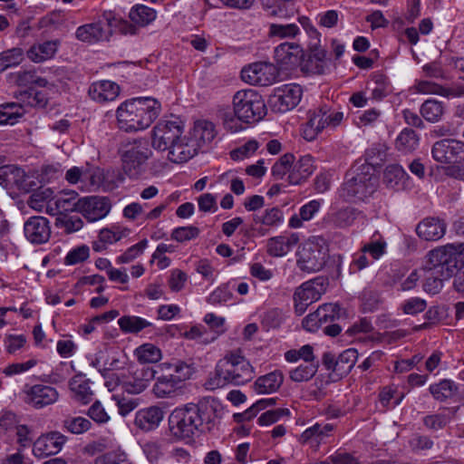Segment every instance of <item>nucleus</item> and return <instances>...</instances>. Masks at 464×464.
Wrapping results in <instances>:
<instances>
[{
  "label": "nucleus",
  "instance_id": "obj_1",
  "mask_svg": "<svg viewBox=\"0 0 464 464\" xmlns=\"http://www.w3.org/2000/svg\"><path fill=\"white\" fill-rule=\"evenodd\" d=\"M221 411V404L211 397L176 408L169 416L170 435L176 440H191L205 430H210Z\"/></svg>",
  "mask_w": 464,
  "mask_h": 464
},
{
  "label": "nucleus",
  "instance_id": "obj_2",
  "mask_svg": "<svg viewBox=\"0 0 464 464\" xmlns=\"http://www.w3.org/2000/svg\"><path fill=\"white\" fill-rule=\"evenodd\" d=\"M157 101L139 97L123 102L117 110L119 128L125 131H137L148 128L159 115Z\"/></svg>",
  "mask_w": 464,
  "mask_h": 464
},
{
  "label": "nucleus",
  "instance_id": "obj_3",
  "mask_svg": "<svg viewBox=\"0 0 464 464\" xmlns=\"http://www.w3.org/2000/svg\"><path fill=\"white\" fill-rule=\"evenodd\" d=\"M254 377V369L250 362L243 356L231 353L219 361L216 366L214 375L207 382L211 390L224 387L228 383L242 385Z\"/></svg>",
  "mask_w": 464,
  "mask_h": 464
},
{
  "label": "nucleus",
  "instance_id": "obj_4",
  "mask_svg": "<svg viewBox=\"0 0 464 464\" xmlns=\"http://www.w3.org/2000/svg\"><path fill=\"white\" fill-rule=\"evenodd\" d=\"M378 179L372 168L362 165L346 173L345 180L340 188V197L347 202L357 203L370 198L377 188Z\"/></svg>",
  "mask_w": 464,
  "mask_h": 464
},
{
  "label": "nucleus",
  "instance_id": "obj_5",
  "mask_svg": "<svg viewBox=\"0 0 464 464\" xmlns=\"http://www.w3.org/2000/svg\"><path fill=\"white\" fill-rule=\"evenodd\" d=\"M114 27H119L123 34H135V28L129 24L127 21L119 20L111 14H106L103 15V19L98 22L79 26L75 36L82 42L97 43L108 40Z\"/></svg>",
  "mask_w": 464,
  "mask_h": 464
},
{
  "label": "nucleus",
  "instance_id": "obj_6",
  "mask_svg": "<svg viewBox=\"0 0 464 464\" xmlns=\"http://www.w3.org/2000/svg\"><path fill=\"white\" fill-rule=\"evenodd\" d=\"M234 113L245 123L256 122L266 114V107L262 96L256 91L241 90L233 97Z\"/></svg>",
  "mask_w": 464,
  "mask_h": 464
},
{
  "label": "nucleus",
  "instance_id": "obj_7",
  "mask_svg": "<svg viewBox=\"0 0 464 464\" xmlns=\"http://www.w3.org/2000/svg\"><path fill=\"white\" fill-rule=\"evenodd\" d=\"M152 151L146 140H134L125 146L121 153L122 169L131 179H137L146 169V162L151 157Z\"/></svg>",
  "mask_w": 464,
  "mask_h": 464
},
{
  "label": "nucleus",
  "instance_id": "obj_8",
  "mask_svg": "<svg viewBox=\"0 0 464 464\" xmlns=\"http://www.w3.org/2000/svg\"><path fill=\"white\" fill-rule=\"evenodd\" d=\"M458 260L454 257L449 244L428 252L424 265L425 271H431L433 275L450 279L459 271Z\"/></svg>",
  "mask_w": 464,
  "mask_h": 464
},
{
  "label": "nucleus",
  "instance_id": "obj_9",
  "mask_svg": "<svg viewBox=\"0 0 464 464\" xmlns=\"http://www.w3.org/2000/svg\"><path fill=\"white\" fill-rule=\"evenodd\" d=\"M297 256V266L302 271L315 273L324 266L327 249L317 241L308 240L302 245Z\"/></svg>",
  "mask_w": 464,
  "mask_h": 464
},
{
  "label": "nucleus",
  "instance_id": "obj_10",
  "mask_svg": "<svg viewBox=\"0 0 464 464\" xmlns=\"http://www.w3.org/2000/svg\"><path fill=\"white\" fill-rule=\"evenodd\" d=\"M323 278L317 277L297 287L294 293L295 313L302 315L307 307L321 298L324 291Z\"/></svg>",
  "mask_w": 464,
  "mask_h": 464
},
{
  "label": "nucleus",
  "instance_id": "obj_11",
  "mask_svg": "<svg viewBox=\"0 0 464 464\" xmlns=\"http://www.w3.org/2000/svg\"><path fill=\"white\" fill-rule=\"evenodd\" d=\"M182 133L183 125L179 121H160L153 128L151 145L155 150L165 151Z\"/></svg>",
  "mask_w": 464,
  "mask_h": 464
},
{
  "label": "nucleus",
  "instance_id": "obj_12",
  "mask_svg": "<svg viewBox=\"0 0 464 464\" xmlns=\"http://www.w3.org/2000/svg\"><path fill=\"white\" fill-rule=\"evenodd\" d=\"M431 154L441 164H459L464 160V142L452 139L440 140L433 144Z\"/></svg>",
  "mask_w": 464,
  "mask_h": 464
},
{
  "label": "nucleus",
  "instance_id": "obj_13",
  "mask_svg": "<svg viewBox=\"0 0 464 464\" xmlns=\"http://www.w3.org/2000/svg\"><path fill=\"white\" fill-rule=\"evenodd\" d=\"M302 88L298 84H285L275 90L269 99L273 111L286 112L294 109L301 101Z\"/></svg>",
  "mask_w": 464,
  "mask_h": 464
},
{
  "label": "nucleus",
  "instance_id": "obj_14",
  "mask_svg": "<svg viewBox=\"0 0 464 464\" xmlns=\"http://www.w3.org/2000/svg\"><path fill=\"white\" fill-rule=\"evenodd\" d=\"M130 376L121 373V383L126 392L132 394H139L142 392L148 386L151 380L155 378L158 373L157 370L148 365H141L132 371H129Z\"/></svg>",
  "mask_w": 464,
  "mask_h": 464
},
{
  "label": "nucleus",
  "instance_id": "obj_15",
  "mask_svg": "<svg viewBox=\"0 0 464 464\" xmlns=\"http://www.w3.org/2000/svg\"><path fill=\"white\" fill-rule=\"evenodd\" d=\"M316 39L310 44L307 53L303 52L299 65L303 72L309 74H324L327 68L326 51L319 44Z\"/></svg>",
  "mask_w": 464,
  "mask_h": 464
},
{
  "label": "nucleus",
  "instance_id": "obj_16",
  "mask_svg": "<svg viewBox=\"0 0 464 464\" xmlns=\"http://www.w3.org/2000/svg\"><path fill=\"white\" fill-rule=\"evenodd\" d=\"M110 209L111 203L107 198L92 196L78 198V212L90 222L105 218Z\"/></svg>",
  "mask_w": 464,
  "mask_h": 464
},
{
  "label": "nucleus",
  "instance_id": "obj_17",
  "mask_svg": "<svg viewBox=\"0 0 464 464\" xmlns=\"http://www.w3.org/2000/svg\"><path fill=\"white\" fill-rule=\"evenodd\" d=\"M241 77L252 85L267 86L276 80V70L270 63H256L245 67L241 71Z\"/></svg>",
  "mask_w": 464,
  "mask_h": 464
},
{
  "label": "nucleus",
  "instance_id": "obj_18",
  "mask_svg": "<svg viewBox=\"0 0 464 464\" xmlns=\"http://www.w3.org/2000/svg\"><path fill=\"white\" fill-rule=\"evenodd\" d=\"M66 440V436L58 431L42 435L33 444V455L37 459H44L57 454Z\"/></svg>",
  "mask_w": 464,
  "mask_h": 464
},
{
  "label": "nucleus",
  "instance_id": "obj_19",
  "mask_svg": "<svg viewBox=\"0 0 464 464\" xmlns=\"http://www.w3.org/2000/svg\"><path fill=\"white\" fill-rule=\"evenodd\" d=\"M25 237L33 244L41 245L47 242L51 237L49 220L41 216L30 218L24 226Z\"/></svg>",
  "mask_w": 464,
  "mask_h": 464
},
{
  "label": "nucleus",
  "instance_id": "obj_20",
  "mask_svg": "<svg viewBox=\"0 0 464 464\" xmlns=\"http://www.w3.org/2000/svg\"><path fill=\"white\" fill-rule=\"evenodd\" d=\"M447 223L439 217H427L416 226L417 236L425 241H437L446 233Z\"/></svg>",
  "mask_w": 464,
  "mask_h": 464
},
{
  "label": "nucleus",
  "instance_id": "obj_21",
  "mask_svg": "<svg viewBox=\"0 0 464 464\" xmlns=\"http://www.w3.org/2000/svg\"><path fill=\"white\" fill-rule=\"evenodd\" d=\"M25 393V401L37 409L54 403L59 397L55 388L43 384L30 387Z\"/></svg>",
  "mask_w": 464,
  "mask_h": 464
},
{
  "label": "nucleus",
  "instance_id": "obj_22",
  "mask_svg": "<svg viewBox=\"0 0 464 464\" xmlns=\"http://www.w3.org/2000/svg\"><path fill=\"white\" fill-rule=\"evenodd\" d=\"M304 50L295 43H283L275 48V59L285 69L299 65Z\"/></svg>",
  "mask_w": 464,
  "mask_h": 464
},
{
  "label": "nucleus",
  "instance_id": "obj_23",
  "mask_svg": "<svg viewBox=\"0 0 464 464\" xmlns=\"http://www.w3.org/2000/svg\"><path fill=\"white\" fill-rule=\"evenodd\" d=\"M168 159L175 163L188 160L198 152L197 142L191 138L180 137L168 150Z\"/></svg>",
  "mask_w": 464,
  "mask_h": 464
},
{
  "label": "nucleus",
  "instance_id": "obj_24",
  "mask_svg": "<svg viewBox=\"0 0 464 464\" xmlns=\"http://www.w3.org/2000/svg\"><path fill=\"white\" fill-rule=\"evenodd\" d=\"M155 383L152 392L157 398H173L182 392L181 386L168 372L155 375Z\"/></svg>",
  "mask_w": 464,
  "mask_h": 464
},
{
  "label": "nucleus",
  "instance_id": "obj_25",
  "mask_svg": "<svg viewBox=\"0 0 464 464\" xmlns=\"http://www.w3.org/2000/svg\"><path fill=\"white\" fill-rule=\"evenodd\" d=\"M163 417L164 412L160 407L151 406L136 413L134 424L143 431H150L158 428Z\"/></svg>",
  "mask_w": 464,
  "mask_h": 464
},
{
  "label": "nucleus",
  "instance_id": "obj_26",
  "mask_svg": "<svg viewBox=\"0 0 464 464\" xmlns=\"http://www.w3.org/2000/svg\"><path fill=\"white\" fill-rule=\"evenodd\" d=\"M361 214L357 208L346 207L328 213L324 221L331 227L345 228L351 227Z\"/></svg>",
  "mask_w": 464,
  "mask_h": 464
},
{
  "label": "nucleus",
  "instance_id": "obj_27",
  "mask_svg": "<svg viewBox=\"0 0 464 464\" xmlns=\"http://www.w3.org/2000/svg\"><path fill=\"white\" fill-rule=\"evenodd\" d=\"M161 372H168L183 389L184 382L190 379L194 373V367L191 363L184 361L175 360L171 362H162L158 365Z\"/></svg>",
  "mask_w": 464,
  "mask_h": 464
},
{
  "label": "nucleus",
  "instance_id": "obj_28",
  "mask_svg": "<svg viewBox=\"0 0 464 464\" xmlns=\"http://www.w3.org/2000/svg\"><path fill=\"white\" fill-rule=\"evenodd\" d=\"M78 193L74 190L61 191L54 196L53 206H48V213L51 215L61 214L65 212H78Z\"/></svg>",
  "mask_w": 464,
  "mask_h": 464
},
{
  "label": "nucleus",
  "instance_id": "obj_29",
  "mask_svg": "<svg viewBox=\"0 0 464 464\" xmlns=\"http://www.w3.org/2000/svg\"><path fill=\"white\" fill-rule=\"evenodd\" d=\"M120 92V87L111 81L94 82L89 89L90 97L98 102L113 101Z\"/></svg>",
  "mask_w": 464,
  "mask_h": 464
},
{
  "label": "nucleus",
  "instance_id": "obj_30",
  "mask_svg": "<svg viewBox=\"0 0 464 464\" xmlns=\"http://www.w3.org/2000/svg\"><path fill=\"white\" fill-rule=\"evenodd\" d=\"M25 173L24 169L14 165L0 167V185L5 188H24Z\"/></svg>",
  "mask_w": 464,
  "mask_h": 464
},
{
  "label": "nucleus",
  "instance_id": "obj_31",
  "mask_svg": "<svg viewBox=\"0 0 464 464\" xmlns=\"http://www.w3.org/2000/svg\"><path fill=\"white\" fill-rule=\"evenodd\" d=\"M299 241L297 234L278 236L268 239L267 253L272 256H283L286 255Z\"/></svg>",
  "mask_w": 464,
  "mask_h": 464
},
{
  "label": "nucleus",
  "instance_id": "obj_32",
  "mask_svg": "<svg viewBox=\"0 0 464 464\" xmlns=\"http://www.w3.org/2000/svg\"><path fill=\"white\" fill-rule=\"evenodd\" d=\"M284 382V375L280 371H274L258 377L254 383V390L259 394L276 392Z\"/></svg>",
  "mask_w": 464,
  "mask_h": 464
},
{
  "label": "nucleus",
  "instance_id": "obj_33",
  "mask_svg": "<svg viewBox=\"0 0 464 464\" xmlns=\"http://www.w3.org/2000/svg\"><path fill=\"white\" fill-rule=\"evenodd\" d=\"M314 172L313 158L310 155L302 156L294 165L288 175V182L298 185L304 181Z\"/></svg>",
  "mask_w": 464,
  "mask_h": 464
},
{
  "label": "nucleus",
  "instance_id": "obj_34",
  "mask_svg": "<svg viewBox=\"0 0 464 464\" xmlns=\"http://www.w3.org/2000/svg\"><path fill=\"white\" fill-rule=\"evenodd\" d=\"M69 385L75 401L82 404H87L92 401L93 392L90 387V382L82 375H75L70 381Z\"/></svg>",
  "mask_w": 464,
  "mask_h": 464
},
{
  "label": "nucleus",
  "instance_id": "obj_35",
  "mask_svg": "<svg viewBox=\"0 0 464 464\" xmlns=\"http://www.w3.org/2000/svg\"><path fill=\"white\" fill-rule=\"evenodd\" d=\"M58 41H46L32 45L27 51V57L34 63H42L51 59L57 52Z\"/></svg>",
  "mask_w": 464,
  "mask_h": 464
},
{
  "label": "nucleus",
  "instance_id": "obj_36",
  "mask_svg": "<svg viewBox=\"0 0 464 464\" xmlns=\"http://www.w3.org/2000/svg\"><path fill=\"white\" fill-rule=\"evenodd\" d=\"M24 106L19 102L0 104V125H14L24 115Z\"/></svg>",
  "mask_w": 464,
  "mask_h": 464
},
{
  "label": "nucleus",
  "instance_id": "obj_37",
  "mask_svg": "<svg viewBox=\"0 0 464 464\" xmlns=\"http://www.w3.org/2000/svg\"><path fill=\"white\" fill-rule=\"evenodd\" d=\"M125 365L126 361H123L116 354H113L111 356H108L104 361L102 367L99 369V372L104 379L114 381L115 384H120L121 373L118 374L114 372L124 370Z\"/></svg>",
  "mask_w": 464,
  "mask_h": 464
},
{
  "label": "nucleus",
  "instance_id": "obj_38",
  "mask_svg": "<svg viewBox=\"0 0 464 464\" xmlns=\"http://www.w3.org/2000/svg\"><path fill=\"white\" fill-rule=\"evenodd\" d=\"M420 113L430 123L439 122L445 113V104L435 99H428L421 104Z\"/></svg>",
  "mask_w": 464,
  "mask_h": 464
},
{
  "label": "nucleus",
  "instance_id": "obj_39",
  "mask_svg": "<svg viewBox=\"0 0 464 464\" xmlns=\"http://www.w3.org/2000/svg\"><path fill=\"white\" fill-rule=\"evenodd\" d=\"M216 136L215 126L212 122L202 121L195 124L192 131V140L197 142L198 150L209 142H211Z\"/></svg>",
  "mask_w": 464,
  "mask_h": 464
},
{
  "label": "nucleus",
  "instance_id": "obj_40",
  "mask_svg": "<svg viewBox=\"0 0 464 464\" xmlns=\"http://www.w3.org/2000/svg\"><path fill=\"white\" fill-rule=\"evenodd\" d=\"M334 430V425L331 423H315L312 427L307 428L301 435L300 441L302 443L316 442L320 443L325 437H328Z\"/></svg>",
  "mask_w": 464,
  "mask_h": 464
},
{
  "label": "nucleus",
  "instance_id": "obj_41",
  "mask_svg": "<svg viewBox=\"0 0 464 464\" xmlns=\"http://www.w3.org/2000/svg\"><path fill=\"white\" fill-rule=\"evenodd\" d=\"M118 324L124 334H138L151 325V323L139 316L123 315L118 320Z\"/></svg>",
  "mask_w": 464,
  "mask_h": 464
},
{
  "label": "nucleus",
  "instance_id": "obj_42",
  "mask_svg": "<svg viewBox=\"0 0 464 464\" xmlns=\"http://www.w3.org/2000/svg\"><path fill=\"white\" fill-rule=\"evenodd\" d=\"M357 359L358 352L353 348L347 349L340 353L335 362L337 376L343 377L347 375L353 368Z\"/></svg>",
  "mask_w": 464,
  "mask_h": 464
},
{
  "label": "nucleus",
  "instance_id": "obj_43",
  "mask_svg": "<svg viewBox=\"0 0 464 464\" xmlns=\"http://www.w3.org/2000/svg\"><path fill=\"white\" fill-rule=\"evenodd\" d=\"M53 190L50 188H40L34 191L28 199V206L37 211H42L44 204L53 206Z\"/></svg>",
  "mask_w": 464,
  "mask_h": 464
},
{
  "label": "nucleus",
  "instance_id": "obj_44",
  "mask_svg": "<svg viewBox=\"0 0 464 464\" xmlns=\"http://www.w3.org/2000/svg\"><path fill=\"white\" fill-rule=\"evenodd\" d=\"M62 427L64 430L74 434L80 435L88 431L92 428V422L81 416H66L62 422Z\"/></svg>",
  "mask_w": 464,
  "mask_h": 464
},
{
  "label": "nucleus",
  "instance_id": "obj_45",
  "mask_svg": "<svg viewBox=\"0 0 464 464\" xmlns=\"http://www.w3.org/2000/svg\"><path fill=\"white\" fill-rule=\"evenodd\" d=\"M429 390L435 400L444 401L455 395L458 387L454 382L444 379L439 383L430 385Z\"/></svg>",
  "mask_w": 464,
  "mask_h": 464
},
{
  "label": "nucleus",
  "instance_id": "obj_46",
  "mask_svg": "<svg viewBox=\"0 0 464 464\" xmlns=\"http://www.w3.org/2000/svg\"><path fill=\"white\" fill-rule=\"evenodd\" d=\"M419 145V137L417 133L411 130L403 129L396 139L395 146L398 150L402 152H411Z\"/></svg>",
  "mask_w": 464,
  "mask_h": 464
},
{
  "label": "nucleus",
  "instance_id": "obj_47",
  "mask_svg": "<svg viewBox=\"0 0 464 464\" xmlns=\"http://www.w3.org/2000/svg\"><path fill=\"white\" fill-rule=\"evenodd\" d=\"M138 361L146 365L156 363L161 359V351L152 343H144L135 351Z\"/></svg>",
  "mask_w": 464,
  "mask_h": 464
},
{
  "label": "nucleus",
  "instance_id": "obj_48",
  "mask_svg": "<svg viewBox=\"0 0 464 464\" xmlns=\"http://www.w3.org/2000/svg\"><path fill=\"white\" fill-rule=\"evenodd\" d=\"M129 17L136 24L145 26L156 18V11L146 5H136L130 9Z\"/></svg>",
  "mask_w": 464,
  "mask_h": 464
},
{
  "label": "nucleus",
  "instance_id": "obj_49",
  "mask_svg": "<svg viewBox=\"0 0 464 464\" xmlns=\"http://www.w3.org/2000/svg\"><path fill=\"white\" fill-rule=\"evenodd\" d=\"M317 362L302 363L290 372V379L295 382H307L316 373Z\"/></svg>",
  "mask_w": 464,
  "mask_h": 464
},
{
  "label": "nucleus",
  "instance_id": "obj_50",
  "mask_svg": "<svg viewBox=\"0 0 464 464\" xmlns=\"http://www.w3.org/2000/svg\"><path fill=\"white\" fill-rule=\"evenodd\" d=\"M23 60V51L13 48L0 53V73L9 67L18 65Z\"/></svg>",
  "mask_w": 464,
  "mask_h": 464
},
{
  "label": "nucleus",
  "instance_id": "obj_51",
  "mask_svg": "<svg viewBox=\"0 0 464 464\" xmlns=\"http://www.w3.org/2000/svg\"><path fill=\"white\" fill-rule=\"evenodd\" d=\"M219 117L223 121V125L225 129L231 132H237L243 129L242 120L238 119L237 116L235 115L234 110L231 111L229 109L223 110L219 111Z\"/></svg>",
  "mask_w": 464,
  "mask_h": 464
},
{
  "label": "nucleus",
  "instance_id": "obj_52",
  "mask_svg": "<svg viewBox=\"0 0 464 464\" xmlns=\"http://www.w3.org/2000/svg\"><path fill=\"white\" fill-rule=\"evenodd\" d=\"M404 174V169L401 166L389 165L384 170L383 181L388 187L394 188L403 179Z\"/></svg>",
  "mask_w": 464,
  "mask_h": 464
},
{
  "label": "nucleus",
  "instance_id": "obj_53",
  "mask_svg": "<svg viewBox=\"0 0 464 464\" xmlns=\"http://www.w3.org/2000/svg\"><path fill=\"white\" fill-rule=\"evenodd\" d=\"M55 225L58 227L63 228L68 234L80 230L82 226V220L78 217H69L67 215H61L56 218Z\"/></svg>",
  "mask_w": 464,
  "mask_h": 464
},
{
  "label": "nucleus",
  "instance_id": "obj_54",
  "mask_svg": "<svg viewBox=\"0 0 464 464\" xmlns=\"http://www.w3.org/2000/svg\"><path fill=\"white\" fill-rule=\"evenodd\" d=\"M425 272V282L423 284L424 291L430 295H436L440 293L443 287V282L448 279L442 278L440 276L438 275H433L431 271Z\"/></svg>",
  "mask_w": 464,
  "mask_h": 464
},
{
  "label": "nucleus",
  "instance_id": "obj_55",
  "mask_svg": "<svg viewBox=\"0 0 464 464\" xmlns=\"http://www.w3.org/2000/svg\"><path fill=\"white\" fill-rule=\"evenodd\" d=\"M294 160L295 156L291 153H286L280 157L272 168L273 176L277 179H283L294 163Z\"/></svg>",
  "mask_w": 464,
  "mask_h": 464
},
{
  "label": "nucleus",
  "instance_id": "obj_56",
  "mask_svg": "<svg viewBox=\"0 0 464 464\" xmlns=\"http://www.w3.org/2000/svg\"><path fill=\"white\" fill-rule=\"evenodd\" d=\"M450 420L451 416L447 413L430 414L423 418V424L428 429L438 430L443 429Z\"/></svg>",
  "mask_w": 464,
  "mask_h": 464
},
{
  "label": "nucleus",
  "instance_id": "obj_57",
  "mask_svg": "<svg viewBox=\"0 0 464 464\" xmlns=\"http://www.w3.org/2000/svg\"><path fill=\"white\" fill-rule=\"evenodd\" d=\"M283 214L282 211L278 208H272L270 209H266L265 215L263 216H254V221L258 224L261 223L266 226H276L282 220Z\"/></svg>",
  "mask_w": 464,
  "mask_h": 464
},
{
  "label": "nucleus",
  "instance_id": "obj_58",
  "mask_svg": "<svg viewBox=\"0 0 464 464\" xmlns=\"http://www.w3.org/2000/svg\"><path fill=\"white\" fill-rule=\"evenodd\" d=\"M90 256V248L86 245L72 248L67 254L64 263L69 266L76 265L85 261Z\"/></svg>",
  "mask_w": 464,
  "mask_h": 464
},
{
  "label": "nucleus",
  "instance_id": "obj_59",
  "mask_svg": "<svg viewBox=\"0 0 464 464\" xmlns=\"http://www.w3.org/2000/svg\"><path fill=\"white\" fill-rule=\"evenodd\" d=\"M198 235L199 229L197 227H180L172 231L171 238L178 242H185L198 237Z\"/></svg>",
  "mask_w": 464,
  "mask_h": 464
},
{
  "label": "nucleus",
  "instance_id": "obj_60",
  "mask_svg": "<svg viewBox=\"0 0 464 464\" xmlns=\"http://www.w3.org/2000/svg\"><path fill=\"white\" fill-rule=\"evenodd\" d=\"M299 32V28L295 24H273L270 26V34L279 37H295Z\"/></svg>",
  "mask_w": 464,
  "mask_h": 464
},
{
  "label": "nucleus",
  "instance_id": "obj_61",
  "mask_svg": "<svg viewBox=\"0 0 464 464\" xmlns=\"http://www.w3.org/2000/svg\"><path fill=\"white\" fill-rule=\"evenodd\" d=\"M308 121L307 124L311 125L312 127L315 128L319 131H322L326 124V110L324 108L319 109L318 111H308Z\"/></svg>",
  "mask_w": 464,
  "mask_h": 464
},
{
  "label": "nucleus",
  "instance_id": "obj_62",
  "mask_svg": "<svg viewBox=\"0 0 464 464\" xmlns=\"http://www.w3.org/2000/svg\"><path fill=\"white\" fill-rule=\"evenodd\" d=\"M416 90L418 92L424 94H439L444 96L448 93L446 92V88L430 81L419 82L416 84Z\"/></svg>",
  "mask_w": 464,
  "mask_h": 464
},
{
  "label": "nucleus",
  "instance_id": "obj_63",
  "mask_svg": "<svg viewBox=\"0 0 464 464\" xmlns=\"http://www.w3.org/2000/svg\"><path fill=\"white\" fill-rule=\"evenodd\" d=\"M258 149L257 141L252 140L247 141L243 146L232 150L230 156L234 160H243L253 154Z\"/></svg>",
  "mask_w": 464,
  "mask_h": 464
},
{
  "label": "nucleus",
  "instance_id": "obj_64",
  "mask_svg": "<svg viewBox=\"0 0 464 464\" xmlns=\"http://www.w3.org/2000/svg\"><path fill=\"white\" fill-rule=\"evenodd\" d=\"M232 297V293L227 285H221L213 291L208 297V303L211 304H222Z\"/></svg>",
  "mask_w": 464,
  "mask_h": 464
}]
</instances>
